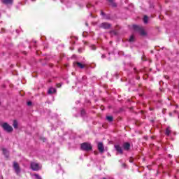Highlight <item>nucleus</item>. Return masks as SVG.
<instances>
[{
  "label": "nucleus",
  "mask_w": 179,
  "mask_h": 179,
  "mask_svg": "<svg viewBox=\"0 0 179 179\" xmlns=\"http://www.w3.org/2000/svg\"><path fill=\"white\" fill-rule=\"evenodd\" d=\"M133 29L136 31H138L141 34V36H146V32L145 31V29L142 27L138 26V25H133Z\"/></svg>",
  "instance_id": "obj_1"
},
{
  "label": "nucleus",
  "mask_w": 179,
  "mask_h": 179,
  "mask_svg": "<svg viewBox=\"0 0 179 179\" xmlns=\"http://www.w3.org/2000/svg\"><path fill=\"white\" fill-rule=\"evenodd\" d=\"M81 149L82 150H85V152H89V150H92V147L89 143H83L81 144Z\"/></svg>",
  "instance_id": "obj_2"
},
{
  "label": "nucleus",
  "mask_w": 179,
  "mask_h": 179,
  "mask_svg": "<svg viewBox=\"0 0 179 179\" xmlns=\"http://www.w3.org/2000/svg\"><path fill=\"white\" fill-rule=\"evenodd\" d=\"M31 169L34 171H38V170H41V165H40V164H37L36 162H31Z\"/></svg>",
  "instance_id": "obj_3"
},
{
  "label": "nucleus",
  "mask_w": 179,
  "mask_h": 179,
  "mask_svg": "<svg viewBox=\"0 0 179 179\" xmlns=\"http://www.w3.org/2000/svg\"><path fill=\"white\" fill-rule=\"evenodd\" d=\"M1 127L4 131L6 132H12L13 131V128H12V126L9 125V124L5 122L1 124Z\"/></svg>",
  "instance_id": "obj_4"
},
{
  "label": "nucleus",
  "mask_w": 179,
  "mask_h": 179,
  "mask_svg": "<svg viewBox=\"0 0 179 179\" xmlns=\"http://www.w3.org/2000/svg\"><path fill=\"white\" fill-rule=\"evenodd\" d=\"M13 169L15 173H17V174L20 173V166H19V164H17V162L13 163Z\"/></svg>",
  "instance_id": "obj_5"
},
{
  "label": "nucleus",
  "mask_w": 179,
  "mask_h": 179,
  "mask_svg": "<svg viewBox=\"0 0 179 179\" xmlns=\"http://www.w3.org/2000/svg\"><path fill=\"white\" fill-rule=\"evenodd\" d=\"M100 27L102 29H110V27H111V24L107 22H103L101 24Z\"/></svg>",
  "instance_id": "obj_6"
},
{
  "label": "nucleus",
  "mask_w": 179,
  "mask_h": 179,
  "mask_svg": "<svg viewBox=\"0 0 179 179\" xmlns=\"http://www.w3.org/2000/svg\"><path fill=\"white\" fill-rule=\"evenodd\" d=\"M115 150H117V152L118 153H120V155H122V153H123L122 148H121L120 146V145H115Z\"/></svg>",
  "instance_id": "obj_7"
},
{
  "label": "nucleus",
  "mask_w": 179,
  "mask_h": 179,
  "mask_svg": "<svg viewBox=\"0 0 179 179\" xmlns=\"http://www.w3.org/2000/svg\"><path fill=\"white\" fill-rule=\"evenodd\" d=\"M98 150L101 153H103L104 152V145H103V143H98Z\"/></svg>",
  "instance_id": "obj_8"
},
{
  "label": "nucleus",
  "mask_w": 179,
  "mask_h": 179,
  "mask_svg": "<svg viewBox=\"0 0 179 179\" xmlns=\"http://www.w3.org/2000/svg\"><path fill=\"white\" fill-rule=\"evenodd\" d=\"M57 90L55 88L53 87H50L48 91V94H52L54 93H56Z\"/></svg>",
  "instance_id": "obj_9"
},
{
  "label": "nucleus",
  "mask_w": 179,
  "mask_h": 179,
  "mask_svg": "<svg viewBox=\"0 0 179 179\" xmlns=\"http://www.w3.org/2000/svg\"><path fill=\"white\" fill-rule=\"evenodd\" d=\"M2 2L5 5H12L13 0H2Z\"/></svg>",
  "instance_id": "obj_10"
},
{
  "label": "nucleus",
  "mask_w": 179,
  "mask_h": 179,
  "mask_svg": "<svg viewBox=\"0 0 179 179\" xmlns=\"http://www.w3.org/2000/svg\"><path fill=\"white\" fill-rule=\"evenodd\" d=\"M123 148L125 150H128L131 148V144L129 143H124L123 144Z\"/></svg>",
  "instance_id": "obj_11"
},
{
  "label": "nucleus",
  "mask_w": 179,
  "mask_h": 179,
  "mask_svg": "<svg viewBox=\"0 0 179 179\" xmlns=\"http://www.w3.org/2000/svg\"><path fill=\"white\" fill-rule=\"evenodd\" d=\"M3 153L6 157H9V151L5 148H2Z\"/></svg>",
  "instance_id": "obj_12"
},
{
  "label": "nucleus",
  "mask_w": 179,
  "mask_h": 179,
  "mask_svg": "<svg viewBox=\"0 0 179 179\" xmlns=\"http://www.w3.org/2000/svg\"><path fill=\"white\" fill-rule=\"evenodd\" d=\"M19 125V123H17V121L14 120L13 122V127L15 129H17V127Z\"/></svg>",
  "instance_id": "obj_13"
},
{
  "label": "nucleus",
  "mask_w": 179,
  "mask_h": 179,
  "mask_svg": "<svg viewBox=\"0 0 179 179\" xmlns=\"http://www.w3.org/2000/svg\"><path fill=\"white\" fill-rule=\"evenodd\" d=\"M76 65L80 68V69H83V68H85V65H83L82 63L80 62H77L76 63Z\"/></svg>",
  "instance_id": "obj_14"
},
{
  "label": "nucleus",
  "mask_w": 179,
  "mask_h": 179,
  "mask_svg": "<svg viewBox=\"0 0 179 179\" xmlns=\"http://www.w3.org/2000/svg\"><path fill=\"white\" fill-rule=\"evenodd\" d=\"M171 132V129H170V127L166 128V135H167L169 136V135H170Z\"/></svg>",
  "instance_id": "obj_15"
},
{
  "label": "nucleus",
  "mask_w": 179,
  "mask_h": 179,
  "mask_svg": "<svg viewBox=\"0 0 179 179\" xmlns=\"http://www.w3.org/2000/svg\"><path fill=\"white\" fill-rule=\"evenodd\" d=\"M129 41V43H132V42L135 41V36H134L133 35L131 36H130Z\"/></svg>",
  "instance_id": "obj_16"
},
{
  "label": "nucleus",
  "mask_w": 179,
  "mask_h": 179,
  "mask_svg": "<svg viewBox=\"0 0 179 179\" xmlns=\"http://www.w3.org/2000/svg\"><path fill=\"white\" fill-rule=\"evenodd\" d=\"M106 120H108L109 122H113V116H107Z\"/></svg>",
  "instance_id": "obj_17"
},
{
  "label": "nucleus",
  "mask_w": 179,
  "mask_h": 179,
  "mask_svg": "<svg viewBox=\"0 0 179 179\" xmlns=\"http://www.w3.org/2000/svg\"><path fill=\"white\" fill-rule=\"evenodd\" d=\"M148 20H149V18L148 17V16L145 15L143 17L144 23H148Z\"/></svg>",
  "instance_id": "obj_18"
},
{
  "label": "nucleus",
  "mask_w": 179,
  "mask_h": 179,
  "mask_svg": "<svg viewBox=\"0 0 179 179\" xmlns=\"http://www.w3.org/2000/svg\"><path fill=\"white\" fill-rule=\"evenodd\" d=\"M34 176L36 179H41V176H39L38 174H35Z\"/></svg>",
  "instance_id": "obj_19"
},
{
  "label": "nucleus",
  "mask_w": 179,
  "mask_h": 179,
  "mask_svg": "<svg viewBox=\"0 0 179 179\" xmlns=\"http://www.w3.org/2000/svg\"><path fill=\"white\" fill-rule=\"evenodd\" d=\"M85 114H86V112L85 111V110H81V115L83 117L85 115Z\"/></svg>",
  "instance_id": "obj_20"
},
{
  "label": "nucleus",
  "mask_w": 179,
  "mask_h": 179,
  "mask_svg": "<svg viewBox=\"0 0 179 179\" xmlns=\"http://www.w3.org/2000/svg\"><path fill=\"white\" fill-rule=\"evenodd\" d=\"M27 106H31V101H28L27 102Z\"/></svg>",
  "instance_id": "obj_21"
},
{
  "label": "nucleus",
  "mask_w": 179,
  "mask_h": 179,
  "mask_svg": "<svg viewBox=\"0 0 179 179\" xmlns=\"http://www.w3.org/2000/svg\"><path fill=\"white\" fill-rule=\"evenodd\" d=\"M92 50H96V46L93 45V46L92 47Z\"/></svg>",
  "instance_id": "obj_22"
},
{
  "label": "nucleus",
  "mask_w": 179,
  "mask_h": 179,
  "mask_svg": "<svg viewBox=\"0 0 179 179\" xmlns=\"http://www.w3.org/2000/svg\"><path fill=\"white\" fill-rule=\"evenodd\" d=\"M108 2H110V3H113V0H107Z\"/></svg>",
  "instance_id": "obj_23"
},
{
  "label": "nucleus",
  "mask_w": 179,
  "mask_h": 179,
  "mask_svg": "<svg viewBox=\"0 0 179 179\" xmlns=\"http://www.w3.org/2000/svg\"><path fill=\"white\" fill-rule=\"evenodd\" d=\"M101 15H104V13L103 11H101Z\"/></svg>",
  "instance_id": "obj_24"
},
{
  "label": "nucleus",
  "mask_w": 179,
  "mask_h": 179,
  "mask_svg": "<svg viewBox=\"0 0 179 179\" xmlns=\"http://www.w3.org/2000/svg\"><path fill=\"white\" fill-rule=\"evenodd\" d=\"M102 58H106V55H102Z\"/></svg>",
  "instance_id": "obj_25"
},
{
  "label": "nucleus",
  "mask_w": 179,
  "mask_h": 179,
  "mask_svg": "<svg viewBox=\"0 0 179 179\" xmlns=\"http://www.w3.org/2000/svg\"><path fill=\"white\" fill-rule=\"evenodd\" d=\"M78 52H80V49H78Z\"/></svg>",
  "instance_id": "obj_26"
},
{
  "label": "nucleus",
  "mask_w": 179,
  "mask_h": 179,
  "mask_svg": "<svg viewBox=\"0 0 179 179\" xmlns=\"http://www.w3.org/2000/svg\"><path fill=\"white\" fill-rule=\"evenodd\" d=\"M113 6H117V5L114 4Z\"/></svg>",
  "instance_id": "obj_27"
},
{
  "label": "nucleus",
  "mask_w": 179,
  "mask_h": 179,
  "mask_svg": "<svg viewBox=\"0 0 179 179\" xmlns=\"http://www.w3.org/2000/svg\"><path fill=\"white\" fill-rule=\"evenodd\" d=\"M61 86V85H58V87H59Z\"/></svg>",
  "instance_id": "obj_28"
},
{
  "label": "nucleus",
  "mask_w": 179,
  "mask_h": 179,
  "mask_svg": "<svg viewBox=\"0 0 179 179\" xmlns=\"http://www.w3.org/2000/svg\"><path fill=\"white\" fill-rule=\"evenodd\" d=\"M0 104H1V102H0Z\"/></svg>",
  "instance_id": "obj_29"
}]
</instances>
